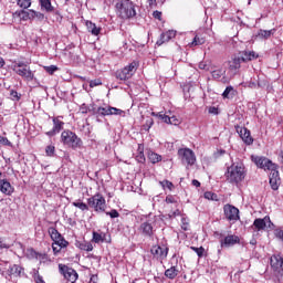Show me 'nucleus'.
<instances>
[{
	"label": "nucleus",
	"mask_w": 283,
	"mask_h": 283,
	"mask_svg": "<svg viewBox=\"0 0 283 283\" xmlns=\"http://www.w3.org/2000/svg\"><path fill=\"white\" fill-rule=\"evenodd\" d=\"M245 171L244 166L240 164H232L228 167L226 172V179L228 182H232L238 185V182H242L244 180Z\"/></svg>",
	"instance_id": "f257e3e1"
},
{
	"label": "nucleus",
	"mask_w": 283,
	"mask_h": 283,
	"mask_svg": "<svg viewBox=\"0 0 283 283\" xmlns=\"http://www.w3.org/2000/svg\"><path fill=\"white\" fill-rule=\"evenodd\" d=\"M48 231L51 240L53 241V253H61V249H66V247H69L70 242L63 238V234H61L56 228L51 227Z\"/></svg>",
	"instance_id": "f03ea898"
},
{
	"label": "nucleus",
	"mask_w": 283,
	"mask_h": 283,
	"mask_svg": "<svg viewBox=\"0 0 283 283\" xmlns=\"http://www.w3.org/2000/svg\"><path fill=\"white\" fill-rule=\"evenodd\" d=\"M116 12L119 19H132L136 14L134 2L122 0L116 3Z\"/></svg>",
	"instance_id": "7ed1b4c3"
},
{
	"label": "nucleus",
	"mask_w": 283,
	"mask_h": 283,
	"mask_svg": "<svg viewBox=\"0 0 283 283\" xmlns=\"http://www.w3.org/2000/svg\"><path fill=\"white\" fill-rule=\"evenodd\" d=\"M61 143L66 147H71L72 149H78L82 147L83 140L76 135V133L65 129L61 134Z\"/></svg>",
	"instance_id": "20e7f679"
},
{
	"label": "nucleus",
	"mask_w": 283,
	"mask_h": 283,
	"mask_svg": "<svg viewBox=\"0 0 283 283\" xmlns=\"http://www.w3.org/2000/svg\"><path fill=\"white\" fill-rule=\"evenodd\" d=\"M90 209H93L95 213H105L107 210V201L101 193H95L93 197L87 199Z\"/></svg>",
	"instance_id": "39448f33"
},
{
	"label": "nucleus",
	"mask_w": 283,
	"mask_h": 283,
	"mask_svg": "<svg viewBox=\"0 0 283 283\" xmlns=\"http://www.w3.org/2000/svg\"><path fill=\"white\" fill-rule=\"evenodd\" d=\"M136 70H138V62L134 61L116 71L115 76L118 81H129V78L136 74Z\"/></svg>",
	"instance_id": "423d86ee"
},
{
	"label": "nucleus",
	"mask_w": 283,
	"mask_h": 283,
	"mask_svg": "<svg viewBox=\"0 0 283 283\" xmlns=\"http://www.w3.org/2000/svg\"><path fill=\"white\" fill-rule=\"evenodd\" d=\"M13 72L21 76L24 81H34V73L30 70V66L23 62H18L12 66Z\"/></svg>",
	"instance_id": "0eeeda50"
},
{
	"label": "nucleus",
	"mask_w": 283,
	"mask_h": 283,
	"mask_svg": "<svg viewBox=\"0 0 283 283\" xmlns=\"http://www.w3.org/2000/svg\"><path fill=\"white\" fill-rule=\"evenodd\" d=\"M97 116H123L125 117V111L112 107V106H99L96 112Z\"/></svg>",
	"instance_id": "6e6552de"
},
{
	"label": "nucleus",
	"mask_w": 283,
	"mask_h": 283,
	"mask_svg": "<svg viewBox=\"0 0 283 283\" xmlns=\"http://www.w3.org/2000/svg\"><path fill=\"white\" fill-rule=\"evenodd\" d=\"M178 156L184 165H196V154L190 148H180Z\"/></svg>",
	"instance_id": "1a4fd4ad"
},
{
	"label": "nucleus",
	"mask_w": 283,
	"mask_h": 283,
	"mask_svg": "<svg viewBox=\"0 0 283 283\" xmlns=\"http://www.w3.org/2000/svg\"><path fill=\"white\" fill-rule=\"evenodd\" d=\"M59 271L69 283H76V280H78L76 270L69 268L67 265L59 264Z\"/></svg>",
	"instance_id": "9d476101"
},
{
	"label": "nucleus",
	"mask_w": 283,
	"mask_h": 283,
	"mask_svg": "<svg viewBox=\"0 0 283 283\" xmlns=\"http://www.w3.org/2000/svg\"><path fill=\"white\" fill-rule=\"evenodd\" d=\"M223 213H224V217L230 222H238V220H240V210L238 208H235V206L226 205L223 207Z\"/></svg>",
	"instance_id": "9b49d317"
},
{
	"label": "nucleus",
	"mask_w": 283,
	"mask_h": 283,
	"mask_svg": "<svg viewBox=\"0 0 283 283\" xmlns=\"http://www.w3.org/2000/svg\"><path fill=\"white\" fill-rule=\"evenodd\" d=\"M270 264L279 275H283V256L280 254H274L270 258Z\"/></svg>",
	"instance_id": "f8f14e48"
},
{
	"label": "nucleus",
	"mask_w": 283,
	"mask_h": 283,
	"mask_svg": "<svg viewBox=\"0 0 283 283\" xmlns=\"http://www.w3.org/2000/svg\"><path fill=\"white\" fill-rule=\"evenodd\" d=\"M17 245L19 247V249H21V251H23L24 255L29 260H43L45 258V254L35 252V250L32 248L25 250L21 242H18Z\"/></svg>",
	"instance_id": "ddd939ff"
},
{
	"label": "nucleus",
	"mask_w": 283,
	"mask_h": 283,
	"mask_svg": "<svg viewBox=\"0 0 283 283\" xmlns=\"http://www.w3.org/2000/svg\"><path fill=\"white\" fill-rule=\"evenodd\" d=\"M237 133L245 145H253V137H251V130L247 127L237 126Z\"/></svg>",
	"instance_id": "4468645a"
},
{
	"label": "nucleus",
	"mask_w": 283,
	"mask_h": 283,
	"mask_svg": "<svg viewBox=\"0 0 283 283\" xmlns=\"http://www.w3.org/2000/svg\"><path fill=\"white\" fill-rule=\"evenodd\" d=\"M266 226L271 227V218L269 216H265L263 219H255L252 224V229L255 231H264Z\"/></svg>",
	"instance_id": "2eb2a0df"
},
{
	"label": "nucleus",
	"mask_w": 283,
	"mask_h": 283,
	"mask_svg": "<svg viewBox=\"0 0 283 283\" xmlns=\"http://www.w3.org/2000/svg\"><path fill=\"white\" fill-rule=\"evenodd\" d=\"M53 128L46 132V136H56V134L61 133L65 123L61 120V117H53Z\"/></svg>",
	"instance_id": "dca6fc26"
},
{
	"label": "nucleus",
	"mask_w": 283,
	"mask_h": 283,
	"mask_svg": "<svg viewBox=\"0 0 283 283\" xmlns=\"http://www.w3.org/2000/svg\"><path fill=\"white\" fill-rule=\"evenodd\" d=\"M150 252L157 260H165V258H167L168 249L160 245H154Z\"/></svg>",
	"instance_id": "f3484780"
},
{
	"label": "nucleus",
	"mask_w": 283,
	"mask_h": 283,
	"mask_svg": "<svg viewBox=\"0 0 283 283\" xmlns=\"http://www.w3.org/2000/svg\"><path fill=\"white\" fill-rule=\"evenodd\" d=\"M171 39H176V31L174 30H168L164 33L160 34L159 40L156 42V45H163L164 43H169Z\"/></svg>",
	"instance_id": "a211bd4d"
},
{
	"label": "nucleus",
	"mask_w": 283,
	"mask_h": 283,
	"mask_svg": "<svg viewBox=\"0 0 283 283\" xmlns=\"http://www.w3.org/2000/svg\"><path fill=\"white\" fill-rule=\"evenodd\" d=\"M0 191L1 193H4V196H12V193H14V187H12L10 181L0 179Z\"/></svg>",
	"instance_id": "6ab92c4d"
},
{
	"label": "nucleus",
	"mask_w": 283,
	"mask_h": 283,
	"mask_svg": "<svg viewBox=\"0 0 283 283\" xmlns=\"http://www.w3.org/2000/svg\"><path fill=\"white\" fill-rule=\"evenodd\" d=\"M234 244H240V237L230 234L221 240V247H234Z\"/></svg>",
	"instance_id": "aec40b11"
},
{
	"label": "nucleus",
	"mask_w": 283,
	"mask_h": 283,
	"mask_svg": "<svg viewBox=\"0 0 283 283\" xmlns=\"http://www.w3.org/2000/svg\"><path fill=\"white\" fill-rule=\"evenodd\" d=\"M238 56L241 59L242 63H247L249 61L258 59L255 51H244L242 53H239Z\"/></svg>",
	"instance_id": "412c9836"
},
{
	"label": "nucleus",
	"mask_w": 283,
	"mask_h": 283,
	"mask_svg": "<svg viewBox=\"0 0 283 283\" xmlns=\"http://www.w3.org/2000/svg\"><path fill=\"white\" fill-rule=\"evenodd\" d=\"M40 9L42 12H54V6H52V0H38Z\"/></svg>",
	"instance_id": "4be33fe9"
},
{
	"label": "nucleus",
	"mask_w": 283,
	"mask_h": 283,
	"mask_svg": "<svg viewBox=\"0 0 283 283\" xmlns=\"http://www.w3.org/2000/svg\"><path fill=\"white\" fill-rule=\"evenodd\" d=\"M85 25H86L88 32H91V34H93V36H98V34H101V27H96V23L87 20L85 22Z\"/></svg>",
	"instance_id": "5701e85b"
},
{
	"label": "nucleus",
	"mask_w": 283,
	"mask_h": 283,
	"mask_svg": "<svg viewBox=\"0 0 283 283\" xmlns=\"http://www.w3.org/2000/svg\"><path fill=\"white\" fill-rule=\"evenodd\" d=\"M139 231H142L144 235H153L154 227L148 221H145L140 224Z\"/></svg>",
	"instance_id": "b1692460"
},
{
	"label": "nucleus",
	"mask_w": 283,
	"mask_h": 283,
	"mask_svg": "<svg viewBox=\"0 0 283 283\" xmlns=\"http://www.w3.org/2000/svg\"><path fill=\"white\" fill-rule=\"evenodd\" d=\"M242 65V60L240 59V55H234L232 60L229 62L230 70L237 72V70H240Z\"/></svg>",
	"instance_id": "393cba45"
},
{
	"label": "nucleus",
	"mask_w": 283,
	"mask_h": 283,
	"mask_svg": "<svg viewBox=\"0 0 283 283\" xmlns=\"http://www.w3.org/2000/svg\"><path fill=\"white\" fill-rule=\"evenodd\" d=\"M75 247L81 251H94V245L88 241H76Z\"/></svg>",
	"instance_id": "a878e982"
},
{
	"label": "nucleus",
	"mask_w": 283,
	"mask_h": 283,
	"mask_svg": "<svg viewBox=\"0 0 283 283\" xmlns=\"http://www.w3.org/2000/svg\"><path fill=\"white\" fill-rule=\"evenodd\" d=\"M9 275H13L14 277H18V275H21V273H23V268H21V265H11L9 268Z\"/></svg>",
	"instance_id": "bb28decb"
},
{
	"label": "nucleus",
	"mask_w": 283,
	"mask_h": 283,
	"mask_svg": "<svg viewBox=\"0 0 283 283\" xmlns=\"http://www.w3.org/2000/svg\"><path fill=\"white\" fill-rule=\"evenodd\" d=\"M251 160L252 163H254V165H256V167H262V164L263 163H269V158L266 157H262V156H255V155H252L251 156Z\"/></svg>",
	"instance_id": "cd10ccee"
},
{
	"label": "nucleus",
	"mask_w": 283,
	"mask_h": 283,
	"mask_svg": "<svg viewBox=\"0 0 283 283\" xmlns=\"http://www.w3.org/2000/svg\"><path fill=\"white\" fill-rule=\"evenodd\" d=\"M105 233L93 232L92 241L95 242V244H102L103 242H105Z\"/></svg>",
	"instance_id": "c85d7f7f"
},
{
	"label": "nucleus",
	"mask_w": 283,
	"mask_h": 283,
	"mask_svg": "<svg viewBox=\"0 0 283 283\" xmlns=\"http://www.w3.org/2000/svg\"><path fill=\"white\" fill-rule=\"evenodd\" d=\"M148 159L153 165H156V163H160L163 160V156L158 153L150 151L148 153Z\"/></svg>",
	"instance_id": "c756f323"
},
{
	"label": "nucleus",
	"mask_w": 283,
	"mask_h": 283,
	"mask_svg": "<svg viewBox=\"0 0 283 283\" xmlns=\"http://www.w3.org/2000/svg\"><path fill=\"white\" fill-rule=\"evenodd\" d=\"M72 205L73 207H76L77 209H80V211H90V205L81 200L74 201Z\"/></svg>",
	"instance_id": "7c9ffc66"
},
{
	"label": "nucleus",
	"mask_w": 283,
	"mask_h": 283,
	"mask_svg": "<svg viewBox=\"0 0 283 283\" xmlns=\"http://www.w3.org/2000/svg\"><path fill=\"white\" fill-rule=\"evenodd\" d=\"M151 116H155V118H159V120H163V123H166L167 125H168V122L170 120V119H169V116L166 115V114L163 113V112H158V113L153 112V113H151Z\"/></svg>",
	"instance_id": "2f4dec72"
},
{
	"label": "nucleus",
	"mask_w": 283,
	"mask_h": 283,
	"mask_svg": "<svg viewBox=\"0 0 283 283\" xmlns=\"http://www.w3.org/2000/svg\"><path fill=\"white\" fill-rule=\"evenodd\" d=\"M258 34L261 39H270L272 34H275V29L260 30Z\"/></svg>",
	"instance_id": "473e14b6"
},
{
	"label": "nucleus",
	"mask_w": 283,
	"mask_h": 283,
	"mask_svg": "<svg viewBox=\"0 0 283 283\" xmlns=\"http://www.w3.org/2000/svg\"><path fill=\"white\" fill-rule=\"evenodd\" d=\"M165 275L166 277H168L169 280H174L175 277H177L178 275V270H176L175 266L168 269L165 271Z\"/></svg>",
	"instance_id": "72a5a7b5"
},
{
	"label": "nucleus",
	"mask_w": 283,
	"mask_h": 283,
	"mask_svg": "<svg viewBox=\"0 0 283 283\" xmlns=\"http://www.w3.org/2000/svg\"><path fill=\"white\" fill-rule=\"evenodd\" d=\"M17 6L22 10H28L32 6V0H17Z\"/></svg>",
	"instance_id": "f704fd0d"
},
{
	"label": "nucleus",
	"mask_w": 283,
	"mask_h": 283,
	"mask_svg": "<svg viewBox=\"0 0 283 283\" xmlns=\"http://www.w3.org/2000/svg\"><path fill=\"white\" fill-rule=\"evenodd\" d=\"M276 168V165L271 160L269 159V163H262L260 169H264V171H269L270 169H275Z\"/></svg>",
	"instance_id": "c9c22d12"
},
{
	"label": "nucleus",
	"mask_w": 283,
	"mask_h": 283,
	"mask_svg": "<svg viewBox=\"0 0 283 283\" xmlns=\"http://www.w3.org/2000/svg\"><path fill=\"white\" fill-rule=\"evenodd\" d=\"M10 247H12L10 239L0 238V251H2V249H10Z\"/></svg>",
	"instance_id": "e433bc0d"
},
{
	"label": "nucleus",
	"mask_w": 283,
	"mask_h": 283,
	"mask_svg": "<svg viewBox=\"0 0 283 283\" xmlns=\"http://www.w3.org/2000/svg\"><path fill=\"white\" fill-rule=\"evenodd\" d=\"M280 182H281V179H270L271 188L274 191H277V189L280 188Z\"/></svg>",
	"instance_id": "4c0bfd02"
},
{
	"label": "nucleus",
	"mask_w": 283,
	"mask_h": 283,
	"mask_svg": "<svg viewBox=\"0 0 283 283\" xmlns=\"http://www.w3.org/2000/svg\"><path fill=\"white\" fill-rule=\"evenodd\" d=\"M270 179H280V171H277V166L276 168L270 169Z\"/></svg>",
	"instance_id": "58836bf2"
},
{
	"label": "nucleus",
	"mask_w": 283,
	"mask_h": 283,
	"mask_svg": "<svg viewBox=\"0 0 283 283\" xmlns=\"http://www.w3.org/2000/svg\"><path fill=\"white\" fill-rule=\"evenodd\" d=\"M181 229L184 231H189V219L185 217L181 218Z\"/></svg>",
	"instance_id": "ea45409f"
},
{
	"label": "nucleus",
	"mask_w": 283,
	"mask_h": 283,
	"mask_svg": "<svg viewBox=\"0 0 283 283\" xmlns=\"http://www.w3.org/2000/svg\"><path fill=\"white\" fill-rule=\"evenodd\" d=\"M222 74H224V71L222 70H216L212 72V77L218 81L220 78H222Z\"/></svg>",
	"instance_id": "a19ab883"
},
{
	"label": "nucleus",
	"mask_w": 283,
	"mask_h": 283,
	"mask_svg": "<svg viewBox=\"0 0 283 283\" xmlns=\"http://www.w3.org/2000/svg\"><path fill=\"white\" fill-rule=\"evenodd\" d=\"M191 249H192V251H195V253H197L198 258H202V255H205V248L192 247Z\"/></svg>",
	"instance_id": "79ce46f5"
},
{
	"label": "nucleus",
	"mask_w": 283,
	"mask_h": 283,
	"mask_svg": "<svg viewBox=\"0 0 283 283\" xmlns=\"http://www.w3.org/2000/svg\"><path fill=\"white\" fill-rule=\"evenodd\" d=\"M205 44V39L202 38H199L198 35L195 36L191 45H202Z\"/></svg>",
	"instance_id": "37998d69"
},
{
	"label": "nucleus",
	"mask_w": 283,
	"mask_h": 283,
	"mask_svg": "<svg viewBox=\"0 0 283 283\" xmlns=\"http://www.w3.org/2000/svg\"><path fill=\"white\" fill-rule=\"evenodd\" d=\"M167 205H178V201L176 200V197L169 195L166 197Z\"/></svg>",
	"instance_id": "c03bdc74"
},
{
	"label": "nucleus",
	"mask_w": 283,
	"mask_h": 283,
	"mask_svg": "<svg viewBox=\"0 0 283 283\" xmlns=\"http://www.w3.org/2000/svg\"><path fill=\"white\" fill-rule=\"evenodd\" d=\"M164 189H169V191H171V189H174V184L169 180H164L161 182Z\"/></svg>",
	"instance_id": "a18cd8bd"
},
{
	"label": "nucleus",
	"mask_w": 283,
	"mask_h": 283,
	"mask_svg": "<svg viewBox=\"0 0 283 283\" xmlns=\"http://www.w3.org/2000/svg\"><path fill=\"white\" fill-rule=\"evenodd\" d=\"M44 70L45 72H48V74H54V72H56L59 67L56 65H51V66H45Z\"/></svg>",
	"instance_id": "49530a36"
},
{
	"label": "nucleus",
	"mask_w": 283,
	"mask_h": 283,
	"mask_svg": "<svg viewBox=\"0 0 283 283\" xmlns=\"http://www.w3.org/2000/svg\"><path fill=\"white\" fill-rule=\"evenodd\" d=\"M55 148L53 145L46 146L45 154L46 156H54Z\"/></svg>",
	"instance_id": "de8ad7c7"
},
{
	"label": "nucleus",
	"mask_w": 283,
	"mask_h": 283,
	"mask_svg": "<svg viewBox=\"0 0 283 283\" xmlns=\"http://www.w3.org/2000/svg\"><path fill=\"white\" fill-rule=\"evenodd\" d=\"M168 125H180V119H178L176 116H171L169 117Z\"/></svg>",
	"instance_id": "09e8293b"
},
{
	"label": "nucleus",
	"mask_w": 283,
	"mask_h": 283,
	"mask_svg": "<svg viewBox=\"0 0 283 283\" xmlns=\"http://www.w3.org/2000/svg\"><path fill=\"white\" fill-rule=\"evenodd\" d=\"M205 198L207 200H216V198H218V196H216V193H213L211 191H207V192H205Z\"/></svg>",
	"instance_id": "8fccbe9b"
},
{
	"label": "nucleus",
	"mask_w": 283,
	"mask_h": 283,
	"mask_svg": "<svg viewBox=\"0 0 283 283\" xmlns=\"http://www.w3.org/2000/svg\"><path fill=\"white\" fill-rule=\"evenodd\" d=\"M98 85H103V82L101 80H92L90 82V87H98Z\"/></svg>",
	"instance_id": "3c124183"
},
{
	"label": "nucleus",
	"mask_w": 283,
	"mask_h": 283,
	"mask_svg": "<svg viewBox=\"0 0 283 283\" xmlns=\"http://www.w3.org/2000/svg\"><path fill=\"white\" fill-rule=\"evenodd\" d=\"M106 216H109V218H118L120 213H118V210L113 209L111 212H106Z\"/></svg>",
	"instance_id": "603ef678"
},
{
	"label": "nucleus",
	"mask_w": 283,
	"mask_h": 283,
	"mask_svg": "<svg viewBox=\"0 0 283 283\" xmlns=\"http://www.w3.org/2000/svg\"><path fill=\"white\" fill-rule=\"evenodd\" d=\"M19 17H21V19L23 21H29L30 20V18H28V11H25V9L20 11Z\"/></svg>",
	"instance_id": "864d4df0"
},
{
	"label": "nucleus",
	"mask_w": 283,
	"mask_h": 283,
	"mask_svg": "<svg viewBox=\"0 0 283 283\" xmlns=\"http://www.w3.org/2000/svg\"><path fill=\"white\" fill-rule=\"evenodd\" d=\"M231 92H233L232 86H228V87L224 90L223 94H222L223 98H229V94H230Z\"/></svg>",
	"instance_id": "5fc2aeb1"
},
{
	"label": "nucleus",
	"mask_w": 283,
	"mask_h": 283,
	"mask_svg": "<svg viewBox=\"0 0 283 283\" xmlns=\"http://www.w3.org/2000/svg\"><path fill=\"white\" fill-rule=\"evenodd\" d=\"M34 282L35 283H45V281L43 280V276H41L40 274H34Z\"/></svg>",
	"instance_id": "6e6d98bb"
},
{
	"label": "nucleus",
	"mask_w": 283,
	"mask_h": 283,
	"mask_svg": "<svg viewBox=\"0 0 283 283\" xmlns=\"http://www.w3.org/2000/svg\"><path fill=\"white\" fill-rule=\"evenodd\" d=\"M34 19H38L39 21H43V19H45V14H43L42 12L35 11Z\"/></svg>",
	"instance_id": "4d7b16f0"
},
{
	"label": "nucleus",
	"mask_w": 283,
	"mask_h": 283,
	"mask_svg": "<svg viewBox=\"0 0 283 283\" xmlns=\"http://www.w3.org/2000/svg\"><path fill=\"white\" fill-rule=\"evenodd\" d=\"M153 17H154V19H158V21H161V19H163V12H160V11H154Z\"/></svg>",
	"instance_id": "13d9d810"
},
{
	"label": "nucleus",
	"mask_w": 283,
	"mask_h": 283,
	"mask_svg": "<svg viewBox=\"0 0 283 283\" xmlns=\"http://www.w3.org/2000/svg\"><path fill=\"white\" fill-rule=\"evenodd\" d=\"M80 112H81V114H87L90 112V107H87V105L83 104L80 107Z\"/></svg>",
	"instance_id": "bf43d9fd"
},
{
	"label": "nucleus",
	"mask_w": 283,
	"mask_h": 283,
	"mask_svg": "<svg viewBox=\"0 0 283 283\" xmlns=\"http://www.w3.org/2000/svg\"><path fill=\"white\" fill-rule=\"evenodd\" d=\"M29 20H34L35 11L30 9L27 11Z\"/></svg>",
	"instance_id": "052dcab7"
},
{
	"label": "nucleus",
	"mask_w": 283,
	"mask_h": 283,
	"mask_svg": "<svg viewBox=\"0 0 283 283\" xmlns=\"http://www.w3.org/2000/svg\"><path fill=\"white\" fill-rule=\"evenodd\" d=\"M11 97L13 101H19V93L17 91H11Z\"/></svg>",
	"instance_id": "680f3d73"
},
{
	"label": "nucleus",
	"mask_w": 283,
	"mask_h": 283,
	"mask_svg": "<svg viewBox=\"0 0 283 283\" xmlns=\"http://www.w3.org/2000/svg\"><path fill=\"white\" fill-rule=\"evenodd\" d=\"M199 70H207V63L200 62L199 63Z\"/></svg>",
	"instance_id": "e2e57ef3"
},
{
	"label": "nucleus",
	"mask_w": 283,
	"mask_h": 283,
	"mask_svg": "<svg viewBox=\"0 0 283 283\" xmlns=\"http://www.w3.org/2000/svg\"><path fill=\"white\" fill-rule=\"evenodd\" d=\"M0 142L3 143V145H10V140L6 137H2Z\"/></svg>",
	"instance_id": "0e129e2a"
},
{
	"label": "nucleus",
	"mask_w": 283,
	"mask_h": 283,
	"mask_svg": "<svg viewBox=\"0 0 283 283\" xmlns=\"http://www.w3.org/2000/svg\"><path fill=\"white\" fill-rule=\"evenodd\" d=\"M176 216H180V210H176L170 214V218H176Z\"/></svg>",
	"instance_id": "69168bd1"
},
{
	"label": "nucleus",
	"mask_w": 283,
	"mask_h": 283,
	"mask_svg": "<svg viewBox=\"0 0 283 283\" xmlns=\"http://www.w3.org/2000/svg\"><path fill=\"white\" fill-rule=\"evenodd\" d=\"M192 185L193 187H200V181H198L197 179H193Z\"/></svg>",
	"instance_id": "338daca9"
},
{
	"label": "nucleus",
	"mask_w": 283,
	"mask_h": 283,
	"mask_svg": "<svg viewBox=\"0 0 283 283\" xmlns=\"http://www.w3.org/2000/svg\"><path fill=\"white\" fill-rule=\"evenodd\" d=\"M148 4L150 8H154V6H156V0H148Z\"/></svg>",
	"instance_id": "774afa93"
}]
</instances>
